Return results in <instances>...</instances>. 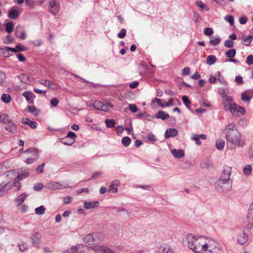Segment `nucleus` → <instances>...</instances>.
<instances>
[{
    "instance_id": "nucleus-47",
    "label": "nucleus",
    "mask_w": 253,
    "mask_h": 253,
    "mask_svg": "<svg viewBox=\"0 0 253 253\" xmlns=\"http://www.w3.org/2000/svg\"><path fill=\"white\" fill-rule=\"evenodd\" d=\"M182 100L184 104L188 108H190V106L191 104V101L189 100L187 96L184 95L182 97Z\"/></svg>"
},
{
    "instance_id": "nucleus-8",
    "label": "nucleus",
    "mask_w": 253,
    "mask_h": 253,
    "mask_svg": "<svg viewBox=\"0 0 253 253\" xmlns=\"http://www.w3.org/2000/svg\"><path fill=\"white\" fill-rule=\"evenodd\" d=\"M50 7L51 8L49 11L53 15L56 14L59 10L60 4L55 0H50L49 2Z\"/></svg>"
},
{
    "instance_id": "nucleus-11",
    "label": "nucleus",
    "mask_w": 253,
    "mask_h": 253,
    "mask_svg": "<svg viewBox=\"0 0 253 253\" xmlns=\"http://www.w3.org/2000/svg\"><path fill=\"white\" fill-rule=\"evenodd\" d=\"M45 188L48 190L61 189L65 188L58 182H50L46 184Z\"/></svg>"
},
{
    "instance_id": "nucleus-10",
    "label": "nucleus",
    "mask_w": 253,
    "mask_h": 253,
    "mask_svg": "<svg viewBox=\"0 0 253 253\" xmlns=\"http://www.w3.org/2000/svg\"><path fill=\"white\" fill-rule=\"evenodd\" d=\"M93 106L97 110L106 112L109 111V109L106 104H103L99 101H95L93 104Z\"/></svg>"
},
{
    "instance_id": "nucleus-62",
    "label": "nucleus",
    "mask_w": 253,
    "mask_h": 253,
    "mask_svg": "<svg viewBox=\"0 0 253 253\" xmlns=\"http://www.w3.org/2000/svg\"><path fill=\"white\" fill-rule=\"evenodd\" d=\"M161 253H174V252L171 250L169 247H166L162 250Z\"/></svg>"
},
{
    "instance_id": "nucleus-26",
    "label": "nucleus",
    "mask_w": 253,
    "mask_h": 253,
    "mask_svg": "<svg viewBox=\"0 0 253 253\" xmlns=\"http://www.w3.org/2000/svg\"><path fill=\"white\" fill-rule=\"evenodd\" d=\"M27 196L25 193H23L19 196H18L14 200L15 203L17 206L21 205L25 200V198Z\"/></svg>"
},
{
    "instance_id": "nucleus-45",
    "label": "nucleus",
    "mask_w": 253,
    "mask_h": 253,
    "mask_svg": "<svg viewBox=\"0 0 253 253\" xmlns=\"http://www.w3.org/2000/svg\"><path fill=\"white\" fill-rule=\"evenodd\" d=\"M130 142L131 139L128 136L124 137L122 140V144L126 147L128 146L130 144Z\"/></svg>"
},
{
    "instance_id": "nucleus-49",
    "label": "nucleus",
    "mask_w": 253,
    "mask_h": 253,
    "mask_svg": "<svg viewBox=\"0 0 253 253\" xmlns=\"http://www.w3.org/2000/svg\"><path fill=\"white\" fill-rule=\"evenodd\" d=\"M155 101L157 103L158 105L161 106L162 108L166 107V102L164 101L163 102V100L160 99L159 98H155Z\"/></svg>"
},
{
    "instance_id": "nucleus-39",
    "label": "nucleus",
    "mask_w": 253,
    "mask_h": 253,
    "mask_svg": "<svg viewBox=\"0 0 253 253\" xmlns=\"http://www.w3.org/2000/svg\"><path fill=\"white\" fill-rule=\"evenodd\" d=\"M10 121V118L8 116L5 114H0V122L6 124Z\"/></svg>"
},
{
    "instance_id": "nucleus-4",
    "label": "nucleus",
    "mask_w": 253,
    "mask_h": 253,
    "mask_svg": "<svg viewBox=\"0 0 253 253\" xmlns=\"http://www.w3.org/2000/svg\"><path fill=\"white\" fill-rule=\"evenodd\" d=\"M87 245L78 244L71 247L70 248L64 251L62 253H84V248H86Z\"/></svg>"
},
{
    "instance_id": "nucleus-17",
    "label": "nucleus",
    "mask_w": 253,
    "mask_h": 253,
    "mask_svg": "<svg viewBox=\"0 0 253 253\" xmlns=\"http://www.w3.org/2000/svg\"><path fill=\"white\" fill-rule=\"evenodd\" d=\"M230 112L234 114L235 113H240L242 114H244L245 113V109L244 108L238 105L236 103L232 107Z\"/></svg>"
},
{
    "instance_id": "nucleus-3",
    "label": "nucleus",
    "mask_w": 253,
    "mask_h": 253,
    "mask_svg": "<svg viewBox=\"0 0 253 253\" xmlns=\"http://www.w3.org/2000/svg\"><path fill=\"white\" fill-rule=\"evenodd\" d=\"M215 188L219 192H226L231 188L230 183L229 182L218 180L215 183Z\"/></svg>"
},
{
    "instance_id": "nucleus-59",
    "label": "nucleus",
    "mask_w": 253,
    "mask_h": 253,
    "mask_svg": "<svg viewBox=\"0 0 253 253\" xmlns=\"http://www.w3.org/2000/svg\"><path fill=\"white\" fill-rule=\"evenodd\" d=\"M59 102V101L56 98H53L50 101L51 106L52 107L57 106Z\"/></svg>"
},
{
    "instance_id": "nucleus-6",
    "label": "nucleus",
    "mask_w": 253,
    "mask_h": 253,
    "mask_svg": "<svg viewBox=\"0 0 253 253\" xmlns=\"http://www.w3.org/2000/svg\"><path fill=\"white\" fill-rule=\"evenodd\" d=\"M231 169V167H226L223 170L220 178L218 180L229 182Z\"/></svg>"
},
{
    "instance_id": "nucleus-36",
    "label": "nucleus",
    "mask_w": 253,
    "mask_h": 253,
    "mask_svg": "<svg viewBox=\"0 0 253 253\" xmlns=\"http://www.w3.org/2000/svg\"><path fill=\"white\" fill-rule=\"evenodd\" d=\"M216 61V58L214 55H209L207 57L206 59L207 63L208 65H211L213 64Z\"/></svg>"
},
{
    "instance_id": "nucleus-29",
    "label": "nucleus",
    "mask_w": 253,
    "mask_h": 253,
    "mask_svg": "<svg viewBox=\"0 0 253 253\" xmlns=\"http://www.w3.org/2000/svg\"><path fill=\"white\" fill-rule=\"evenodd\" d=\"M19 15V12L17 9H12L9 11L8 17L11 19H14Z\"/></svg>"
},
{
    "instance_id": "nucleus-18",
    "label": "nucleus",
    "mask_w": 253,
    "mask_h": 253,
    "mask_svg": "<svg viewBox=\"0 0 253 253\" xmlns=\"http://www.w3.org/2000/svg\"><path fill=\"white\" fill-rule=\"evenodd\" d=\"M76 137V134L73 132L70 131L68 133L67 136L65 138V139L66 140L68 138H70L71 139L70 142H63V143L65 145H71L74 142Z\"/></svg>"
},
{
    "instance_id": "nucleus-63",
    "label": "nucleus",
    "mask_w": 253,
    "mask_h": 253,
    "mask_svg": "<svg viewBox=\"0 0 253 253\" xmlns=\"http://www.w3.org/2000/svg\"><path fill=\"white\" fill-rule=\"evenodd\" d=\"M247 63L249 65L253 64V55L252 54L249 55L247 58Z\"/></svg>"
},
{
    "instance_id": "nucleus-23",
    "label": "nucleus",
    "mask_w": 253,
    "mask_h": 253,
    "mask_svg": "<svg viewBox=\"0 0 253 253\" xmlns=\"http://www.w3.org/2000/svg\"><path fill=\"white\" fill-rule=\"evenodd\" d=\"M155 116L157 118L161 119L163 120H167L169 118V115L163 111H158Z\"/></svg>"
},
{
    "instance_id": "nucleus-14",
    "label": "nucleus",
    "mask_w": 253,
    "mask_h": 253,
    "mask_svg": "<svg viewBox=\"0 0 253 253\" xmlns=\"http://www.w3.org/2000/svg\"><path fill=\"white\" fill-rule=\"evenodd\" d=\"M5 129L11 133H14L17 130V126L12 122V120L10 119V121L6 123Z\"/></svg>"
},
{
    "instance_id": "nucleus-13",
    "label": "nucleus",
    "mask_w": 253,
    "mask_h": 253,
    "mask_svg": "<svg viewBox=\"0 0 253 253\" xmlns=\"http://www.w3.org/2000/svg\"><path fill=\"white\" fill-rule=\"evenodd\" d=\"M243 233L246 237H253V224L249 223L244 229Z\"/></svg>"
},
{
    "instance_id": "nucleus-12",
    "label": "nucleus",
    "mask_w": 253,
    "mask_h": 253,
    "mask_svg": "<svg viewBox=\"0 0 253 253\" xmlns=\"http://www.w3.org/2000/svg\"><path fill=\"white\" fill-rule=\"evenodd\" d=\"M92 248L94 251H99L101 253H116L114 251L104 246H94Z\"/></svg>"
},
{
    "instance_id": "nucleus-61",
    "label": "nucleus",
    "mask_w": 253,
    "mask_h": 253,
    "mask_svg": "<svg viewBox=\"0 0 253 253\" xmlns=\"http://www.w3.org/2000/svg\"><path fill=\"white\" fill-rule=\"evenodd\" d=\"M73 200V198L70 196H66L63 198V201L65 204L70 203Z\"/></svg>"
},
{
    "instance_id": "nucleus-5",
    "label": "nucleus",
    "mask_w": 253,
    "mask_h": 253,
    "mask_svg": "<svg viewBox=\"0 0 253 253\" xmlns=\"http://www.w3.org/2000/svg\"><path fill=\"white\" fill-rule=\"evenodd\" d=\"M223 109L225 111H231L232 107L235 104L233 98L231 96L223 98Z\"/></svg>"
},
{
    "instance_id": "nucleus-51",
    "label": "nucleus",
    "mask_w": 253,
    "mask_h": 253,
    "mask_svg": "<svg viewBox=\"0 0 253 253\" xmlns=\"http://www.w3.org/2000/svg\"><path fill=\"white\" fill-rule=\"evenodd\" d=\"M6 76L2 72L0 71V85H3Z\"/></svg>"
},
{
    "instance_id": "nucleus-57",
    "label": "nucleus",
    "mask_w": 253,
    "mask_h": 253,
    "mask_svg": "<svg viewBox=\"0 0 253 253\" xmlns=\"http://www.w3.org/2000/svg\"><path fill=\"white\" fill-rule=\"evenodd\" d=\"M213 33V31L211 28H206L204 29V34L206 36H211Z\"/></svg>"
},
{
    "instance_id": "nucleus-41",
    "label": "nucleus",
    "mask_w": 253,
    "mask_h": 253,
    "mask_svg": "<svg viewBox=\"0 0 253 253\" xmlns=\"http://www.w3.org/2000/svg\"><path fill=\"white\" fill-rule=\"evenodd\" d=\"M1 100L6 103H8L10 102L11 98L8 94H3L1 97Z\"/></svg>"
},
{
    "instance_id": "nucleus-21",
    "label": "nucleus",
    "mask_w": 253,
    "mask_h": 253,
    "mask_svg": "<svg viewBox=\"0 0 253 253\" xmlns=\"http://www.w3.org/2000/svg\"><path fill=\"white\" fill-rule=\"evenodd\" d=\"M173 156L176 158H181L184 156V152L182 149H173L171 150Z\"/></svg>"
},
{
    "instance_id": "nucleus-19",
    "label": "nucleus",
    "mask_w": 253,
    "mask_h": 253,
    "mask_svg": "<svg viewBox=\"0 0 253 253\" xmlns=\"http://www.w3.org/2000/svg\"><path fill=\"white\" fill-rule=\"evenodd\" d=\"M207 137L205 134H193L192 137V139L193 140L195 141L196 144L201 145V142L200 141V139L205 140Z\"/></svg>"
},
{
    "instance_id": "nucleus-31",
    "label": "nucleus",
    "mask_w": 253,
    "mask_h": 253,
    "mask_svg": "<svg viewBox=\"0 0 253 253\" xmlns=\"http://www.w3.org/2000/svg\"><path fill=\"white\" fill-rule=\"evenodd\" d=\"M252 172V167L250 165H247L243 169V173L248 176L251 175Z\"/></svg>"
},
{
    "instance_id": "nucleus-58",
    "label": "nucleus",
    "mask_w": 253,
    "mask_h": 253,
    "mask_svg": "<svg viewBox=\"0 0 253 253\" xmlns=\"http://www.w3.org/2000/svg\"><path fill=\"white\" fill-rule=\"evenodd\" d=\"M247 219L249 223L253 224V212L248 211Z\"/></svg>"
},
{
    "instance_id": "nucleus-34",
    "label": "nucleus",
    "mask_w": 253,
    "mask_h": 253,
    "mask_svg": "<svg viewBox=\"0 0 253 253\" xmlns=\"http://www.w3.org/2000/svg\"><path fill=\"white\" fill-rule=\"evenodd\" d=\"M17 174L16 171L14 169L9 170L5 173L6 176L9 177L10 179H15L17 176Z\"/></svg>"
},
{
    "instance_id": "nucleus-16",
    "label": "nucleus",
    "mask_w": 253,
    "mask_h": 253,
    "mask_svg": "<svg viewBox=\"0 0 253 253\" xmlns=\"http://www.w3.org/2000/svg\"><path fill=\"white\" fill-rule=\"evenodd\" d=\"M84 208L86 210L93 209L96 207H98L99 205V203L98 201L88 202L85 201L84 202Z\"/></svg>"
},
{
    "instance_id": "nucleus-7",
    "label": "nucleus",
    "mask_w": 253,
    "mask_h": 253,
    "mask_svg": "<svg viewBox=\"0 0 253 253\" xmlns=\"http://www.w3.org/2000/svg\"><path fill=\"white\" fill-rule=\"evenodd\" d=\"M15 36L21 40H24L26 38V34L24 28L21 26L16 27L15 31Z\"/></svg>"
},
{
    "instance_id": "nucleus-33",
    "label": "nucleus",
    "mask_w": 253,
    "mask_h": 253,
    "mask_svg": "<svg viewBox=\"0 0 253 253\" xmlns=\"http://www.w3.org/2000/svg\"><path fill=\"white\" fill-rule=\"evenodd\" d=\"M20 180H18V178L16 177L14 179V181L12 183L13 184V187L14 188V191H17L20 190L21 187V184L19 182Z\"/></svg>"
},
{
    "instance_id": "nucleus-9",
    "label": "nucleus",
    "mask_w": 253,
    "mask_h": 253,
    "mask_svg": "<svg viewBox=\"0 0 253 253\" xmlns=\"http://www.w3.org/2000/svg\"><path fill=\"white\" fill-rule=\"evenodd\" d=\"M212 161L210 157H206L201 164V167L202 169H212Z\"/></svg>"
},
{
    "instance_id": "nucleus-27",
    "label": "nucleus",
    "mask_w": 253,
    "mask_h": 253,
    "mask_svg": "<svg viewBox=\"0 0 253 253\" xmlns=\"http://www.w3.org/2000/svg\"><path fill=\"white\" fill-rule=\"evenodd\" d=\"M7 46L4 48L0 47V56H2L4 57H8L11 55L8 49H7Z\"/></svg>"
},
{
    "instance_id": "nucleus-53",
    "label": "nucleus",
    "mask_w": 253,
    "mask_h": 253,
    "mask_svg": "<svg viewBox=\"0 0 253 253\" xmlns=\"http://www.w3.org/2000/svg\"><path fill=\"white\" fill-rule=\"evenodd\" d=\"M224 45L227 48H232L234 46V42L231 40H226L225 41Z\"/></svg>"
},
{
    "instance_id": "nucleus-43",
    "label": "nucleus",
    "mask_w": 253,
    "mask_h": 253,
    "mask_svg": "<svg viewBox=\"0 0 253 253\" xmlns=\"http://www.w3.org/2000/svg\"><path fill=\"white\" fill-rule=\"evenodd\" d=\"M45 211V208L43 206L37 208L35 210V213L38 215H42Z\"/></svg>"
},
{
    "instance_id": "nucleus-56",
    "label": "nucleus",
    "mask_w": 253,
    "mask_h": 253,
    "mask_svg": "<svg viewBox=\"0 0 253 253\" xmlns=\"http://www.w3.org/2000/svg\"><path fill=\"white\" fill-rule=\"evenodd\" d=\"M201 20L202 18L200 14L197 13H194L193 17V20L195 22H201Z\"/></svg>"
},
{
    "instance_id": "nucleus-46",
    "label": "nucleus",
    "mask_w": 253,
    "mask_h": 253,
    "mask_svg": "<svg viewBox=\"0 0 253 253\" xmlns=\"http://www.w3.org/2000/svg\"><path fill=\"white\" fill-rule=\"evenodd\" d=\"M14 25L11 22H8L5 25V30L8 33H11L13 30Z\"/></svg>"
},
{
    "instance_id": "nucleus-30",
    "label": "nucleus",
    "mask_w": 253,
    "mask_h": 253,
    "mask_svg": "<svg viewBox=\"0 0 253 253\" xmlns=\"http://www.w3.org/2000/svg\"><path fill=\"white\" fill-rule=\"evenodd\" d=\"M84 243L87 244L88 245H91L90 248L93 249L92 247L94 246H98L95 245V238H83Z\"/></svg>"
},
{
    "instance_id": "nucleus-64",
    "label": "nucleus",
    "mask_w": 253,
    "mask_h": 253,
    "mask_svg": "<svg viewBox=\"0 0 253 253\" xmlns=\"http://www.w3.org/2000/svg\"><path fill=\"white\" fill-rule=\"evenodd\" d=\"M32 242L34 246L38 247L40 243V238H32Z\"/></svg>"
},
{
    "instance_id": "nucleus-55",
    "label": "nucleus",
    "mask_w": 253,
    "mask_h": 253,
    "mask_svg": "<svg viewBox=\"0 0 253 253\" xmlns=\"http://www.w3.org/2000/svg\"><path fill=\"white\" fill-rule=\"evenodd\" d=\"M19 80L21 81V82L26 83L27 81H29V78L28 76L26 75L22 74L21 75L18 77Z\"/></svg>"
},
{
    "instance_id": "nucleus-44",
    "label": "nucleus",
    "mask_w": 253,
    "mask_h": 253,
    "mask_svg": "<svg viewBox=\"0 0 253 253\" xmlns=\"http://www.w3.org/2000/svg\"><path fill=\"white\" fill-rule=\"evenodd\" d=\"M105 124L107 127L112 128L115 126V121L113 119H107L105 121Z\"/></svg>"
},
{
    "instance_id": "nucleus-37",
    "label": "nucleus",
    "mask_w": 253,
    "mask_h": 253,
    "mask_svg": "<svg viewBox=\"0 0 253 253\" xmlns=\"http://www.w3.org/2000/svg\"><path fill=\"white\" fill-rule=\"evenodd\" d=\"M236 53V49L234 48H232L226 51L225 52V55L227 57L231 58H233L235 56Z\"/></svg>"
},
{
    "instance_id": "nucleus-54",
    "label": "nucleus",
    "mask_w": 253,
    "mask_h": 253,
    "mask_svg": "<svg viewBox=\"0 0 253 253\" xmlns=\"http://www.w3.org/2000/svg\"><path fill=\"white\" fill-rule=\"evenodd\" d=\"M126 31L125 29H122L119 33L118 34V37L120 39H123L126 35Z\"/></svg>"
},
{
    "instance_id": "nucleus-28",
    "label": "nucleus",
    "mask_w": 253,
    "mask_h": 253,
    "mask_svg": "<svg viewBox=\"0 0 253 253\" xmlns=\"http://www.w3.org/2000/svg\"><path fill=\"white\" fill-rule=\"evenodd\" d=\"M12 183L8 182L3 184L2 183L0 184V192L7 191L10 189L12 187H13Z\"/></svg>"
},
{
    "instance_id": "nucleus-52",
    "label": "nucleus",
    "mask_w": 253,
    "mask_h": 253,
    "mask_svg": "<svg viewBox=\"0 0 253 253\" xmlns=\"http://www.w3.org/2000/svg\"><path fill=\"white\" fill-rule=\"evenodd\" d=\"M237 243L242 245H247L249 244L247 238H238L237 240Z\"/></svg>"
},
{
    "instance_id": "nucleus-24",
    "label": "nucleus",
    "mask_w": 253,
    "mask_h": 253,
    "mask_svg": "<svg viewBox=\"0 0 253 253\" xmlns=\"http://www.w3.org/2000/svg\"><path fill=\"white\" fill-rule=\"evenodd\" d=\"M23 95L25 97L26 99L29 102H33V99L35 96L34 94L31 92L26 91L23 93Z\"/></svg>"
},
{
    "instance_id": "nucleus-1",
    "label": "nucleus",
    "mask_w": 253,
    "mask_h": 253,
    "mask_svg": "<svg viewBox=\"0 0 253 253\" xmlns=\"http://www.w3.org/2000/svg\"><path fill=\"white\" fill-rule=\"evenodd\" d=\"M227 144L233 146H240L243 144L241 135L234 123L227 125L225 128Z\"/></svg>"
},
{
    "instance_id": "nucleus-40",
    "label": "nucleus",
    "mask_w": 253,
    "mask_h": 253,
    "mask_svg": "<svg viewBox=\"0 0 253 253\" xmlns=\"http://www.w3.org/2000/svg\"><path fill=\"white\" fill-rule=\"evenodd\" d=\"M220 42L221 39L219 37H216L215 38L211 37V40L210 41V43L212 45L215 46L219 44Z\"/></svg>"
},
{
    "instance_id": "nucleus-60",
    "label": "nucleus",
    "mask_w": 253,
    "mask_h": 253,
    "mask_svg": "<svg viewBox=\"0 0 253 253\" xmlns=\"http://www.w3.org/2000/svg\"><path fill=\"white\" fill-rule=\"evenodd\" d=\"M28 111L34 113L36 115L38 114L39 111L38 109L34 106H30L28 107Z\"/></svg>"
},
{
    "instance_id": "nucleus-22",
    "label": "nucleus",
    "mask_w": 253,
    "mask_h": 253,
    "mask_svg": "<svg viewBox=\"0 0 253 253\" xmlns=\"http://www.w3.org/2000/svg\"><path fill=\"white\" fill-rule=\"evenodd\" d=\"M178 134L177 130L175 128H169L167 129L165 132V135L166 138H169L174 137Z\"/></svg>"
},
{
    "instance_id": "nucleus-35",
    "label": "nucleus",
    "mask_w": 253,
    "mask_h": 253,
    "mask_svg": "<svg viewBox=\"0 0 253 253\" xmlns=\"http://www.w3.org/2000/svg\"><path fill=\"white\" fill-rule=\"evenodd\" d=\"M253 38V37L252 36H248L244 37L242 42V43L245 45L249 46L251 44Z\"/></svg>"
},
{
    "instance_id": "nucleus-32",
    "label": "nucleus",
    "mask_w": 253,
    "mask_h": 253,
    "mask_svg": "<svg viewBox=\"0 0 253 253\" xmlns=\"http://www.w3.org/2000/svg\"><path fill=\"white\" fill-rule=\"evenodd\" d=\"M218 93L221 96V97L223 98L227 97L228 96V89L226 88H219L218 89Z\"/></svg>"
},
{
    "instance_id": "nucleus-38",
    "label": "nucleus",
    "mask_w": 253,
    "mask_h": 253,
    "mask_svg": "<svg viewBox=\"0 0 253 253\" xmlns=\"http://www.w3.org/2000/svg\"><path fill=\"white\" fill-rule=\"evenodd\" d=\"M252 96L247 91H244L241 94V99L244 101H250Z\"/></svg>"
},
{
    "instance_id": "nucleus-48",
    "label": "nucleus",
    "mask_w": 253,
    "mask_h": 253,
    "mask_svg": "<svg viewBox=\"0 0 253 253\" xmlns=\"http://www.w3.org/2000/svg\"><path fill=\"white\" fill-rule=\"evenodd\" d=\"M29 175V172L28 171H25L21 174L17 175L16 177L18 178V180H22L24 178H26Z\"/></svg>"
},
{
    "instance_id": "nucleus-20",
    "label": "nucleus",
    "mask_w": 253,
    "mask_h": 253,
    "mask_svg": "<svg viewBox=\"0 0 253 253\" xmlns=\"http://www.w3.org/2000/svg\"><path fill=\"white\" fill-rule=\"evenodd\" d=\"M22 123L23 124L29 126L33 129L36 128L37 126V122L35 121H32L28 118H23L22 120Z\"/></svg>"
},
{
    "instance_id": "nucleus-2",
    "label": "nucleus",
    "mask_w": 253,
    "mask_h": 253,
    "mask_svg": "<svg viewBox=\"0 0 253 253\" xmlns=\"http://www.w3.org/2000/svg\"><path fill=\"white\" fill-rule=\"evenodd\" d=\"M185 244H187L189 249L194 251L196 253H199V250L201 249L203 251H207L208 248L209 247L208 244L206 243L204 245L200 244L198 241V238H186V241H184Z\"/></svg>"
},
{
    "instance_id": "nucleus-50",
    "label": "nucleus",
    "mask_w": 253,
    "mask_h": 253,
    "mask_svg": "<svg viewBox=\"0 0 253 253\" xmlns=\"http://www.w3.org/2000/svg\"><path fill=\"white\" fill-rule=\"evenodd\" d=\"M197 5L203 9H206L207 11L209 10V8L202 1H197L196 2Z\"/></svg>"
},
{
    "instance_id": "nucleus-42",
    "label": "nucleus",
    "mask_w": 253,
    "mask_h": 253,
    "mask_svg": "<svg viewBox=\"0 0 253 253\" xmlns=\"http://www.w3.org/2000/svg\"><path fill=\"white\" fill-rule=\"evenodd\" d=\"M225 146V141L223 140H219L216 142V147L218 150H221Z\"/></svg>"
},
{
    "instance_id": "nucleus-25",
    "label": "nucleus",
    "mask_w": 253,
    "mask_h": 253,
    "mask_svg": "<svg viewBox=\"0 0 253 253\" xmlns=\"http://www.w3.org/2000/svg\"><path fill=\"white\" fill-rule=\"evenodd\" d=\"M38 82L40 84H41L45 86L48 87L50 88H51V89L55 88L53 86H52V85H53V83L52 82H51L50 81L41 79V80H39Z\"/></svg>"
},
{
    "instance_id": "nucleus-15",
    "label": "nucleus",
    "mask_w": 253,
    "mask_h": 253,
    "mask_svg": "<svg viewBox=\"0 0 253 253\" xmlns=\"http://www.w3.org/2000/svg\"><path fill=\"white\" fill-rule=\"evenodd\" d=\"M120 184V183L119 180L113 181L108 188V192L113 193H116L118 191V187Z\"/></svg>"
}]
</instances>
